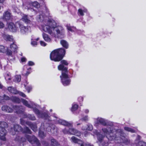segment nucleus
Masks as SVG:
<instances>
[{"instance_id":"obj_39","label":"nucleus","mask_w":146,"mask_h":146,"mask_svg":"<svg viewBox=\"0 0 146 146\" xmlns=\"http://www.w3.org/2000/svg\"><path fill=\"white\" fill-rule=\"evenodd\" d=\"M18 137H17L16 138V140L19 141L21 142H24L26 141V139L24 138L21 137L18 138Z\"/></svg>"},{"instance_id":"obj_51","label":"nucleus","mask_w":146,"mask_h":146,"mask_svg":"<svg viewBox=\"0 0 146 146\" xmlns=\"http://www.w3.org/2000/svg\"><path fill=\"white\" fill-rule=\"evenodd\" d=\"M28 64L29 66H32L34 65V63L32 61H29L28 62Z\"/></svg>"},{"instance_id":"obj_23","label":"nucleus","mask_w":146,"mask_h":146,"mask_svg":"<svg viewBox=\"0 0 146 146\" xmlns=\"http://www.w3.org/2000/svg\"><path fill=\"white\" fill-rule=\"evenodd\" d=\"M10 48L11 50L14 52H15L17 51V45L13 42V43L11 44L10 45Z\"/></svg>"},{"instance_id":"obj_3","label":"nucleus","mask_w":146,"mask_h":146,"mask_svg":"<svg viewBox=\"0 0 146 146\" xmlns=\"http://www.w3.org/2000/svg\"><path fill=\"white\" fill-rule=\"evenodd\" d=\"M65 50L62 48L53 51L50 54L51 60L58 62L62 59L65 54Z\"/></svg>"},{"instance_id":"obj_45","label":"nucleus","mask_w":146,"mask_h":146,"mask_svg":"<svg viewBox=\"0 0 146 146\" xmlns=\"http://www.w3.org/2000/svg\"><path fill=\"white\" fill-rule=\"evenodd\" d=\"M3 100H8L10 99V98L5 95H4L3 96Z\"/></svg>"},{"instance_id":"obj_36","label":"nucleus","mask_w":146,"mask_h":146,"mask_svg":"<svg viewBox=\"0 0 146 146\" xmlns=\"http://www.w3.org/2000/svg\"><path fill=\"white\" fill-rule=\"evenodd\" d=\"M23 132L29 134L31 133V130L27 127L25 128L24 130L23 131Z\"/></svg>"},{"instance_id":"obj_43","label":"nucleus","mask_w":146,"mask_h":146,"mask_svg":"<svg viewBox=\"0 0 146 146\" xmlns=\"http://www.w3.org/2000/svg\"><path fill=\"white\" fill-rule=\"evenodd\" d=\"M25 87L26 88V89L28 91V92L29 93L30 92V90H31L32 89L31 87V86L27 87L26 86H25Z\"/></svg>"},{"instance_id":"obj_61","label":"nucleus","mask_w":146,"mask_h":146,"mask_svg":"<svg viewBox=\"0 0 146 146\" xmlns=\"http://www.w3.org/2000/svg\"><path fill=\"white\" fill-rule=\"evenodd\" d=\"M55 118H58V117H56V116H55Z\"/></svg>"},{"instance_id":"obj_21","label":"nucleus","mask_w":146,"mask_h":146,"mask_svg":"<svg viewBox=\"0 0 146 146\" xmlns=\"http://www.w3.org/2000/svg\"><path fill=\"white\" fill-rule=\"evenodd\" d=\"M3 38L6 40L9 41H13V37L8 35H4L3 36Z\"/></svg>"},{"instance_id":"obj_6","label":"nucleus","mask_w":146,"mask_h":146,"mask_svg":"<svg viewBox=\"0 0 146 146\" xmlns=\"http://www.w3.org/2000/svg\"><path fill=\"white\" fill-rule=\"evenodd\" d=\"M11 99L13 102L17 103H20L21 101L24 105L29 108H31L32 107V103L30 105L28 103V102L26 100L22 99L21 100L19 98L15 97L12 96L11 98Z\"/></svg>"},{"instance_id":"obj_14","label":"nucleus","mask_w":146,"mask_h":146,"mask_svg":"<svg viewBox=\"0 0 146 146\" xmlns=\"http://www.w3.org/2000/svg\"><path fill=\"white\" fill-rule=\"evenodd\" d=\"M72 141L75 143H78L80 145V146H84V143L81 140H79L75 137L73 136L71 138Z\"/></svg>"},{"instance_id":"obj_27","label":"nucleus","mask_w":146,"mask_h":146,"mask_svg":"<svg viewBox=\"0 0 146 146\" xmlns=\"http://www.w3.org/2000/svg\"><path fill=\"white\" fill-rule=\"evenodd\" d=\"M22 115L23 116V117L24 118L31 119L34 117L33 116H32L30 114H26L25 113H23L22 114Z\"/></svg>"},{"instance_id":"obj_18","label":"nucleus","mask_w":146,"mask_h":146,"mask_svg":"<svg viewBox=\"0 0 146 146\" xmlns=\"http://www.w3.org/2000/svg\"><path fill=\"white\" fill-rule=\"evenodd\" d=\"M2 111L7 112L11 113L13 111V109L7 106H4L2 107Z\"/></svg>"},{"instance_id":"obj_25","label":"nucleus","mask_w":146,"mask_h":146,"mask_svg":"<svg viewBox=\"0 0 146 146\" xmlns=\"http://www.w3.org/2000/svg\"><path fill=\"white\" fill-rule=\"evenodd\" d=\"M60 43L65 48H67L68 47V44L67 42L65 40H61L60 41Z\"/></svg>"},{"instance_id":"obj_24","label":"nucleus","mask_w":146,"mask_h":146,"mask_svg":"<svg viewBox=\"0 0 146 146\" xmlns=\"http://www.w3.org/2000/svg\"><path fill=\"white\" fill-rule=\"evenodd\" d=\"M8 125L7 123L5 122H0V129L1 128H5L7 127Z\"/></svg>"},{"instance_id":"obj_42","label":"nucleus","mask_w":146,"mask_h":146,"mask_svg":"<svg viewBox=\"0 0 146 146\" xmlns=\"http://www.w3.org/2000/svg\"><path fill=\"white\" fill-rule=\"evenodd\" d=\"M101 123L104 125H110L111 126L112 125V123H111L110 124H109L108 123H107L103 120L102 121H101Z\"/></svg>"},{"instance_id":"obj_1","label":"nucleus","mask_w":146,"mask_h":146,"mask_svg":"<svg viewBox=\"0 0 146 146\" xmlns=\"http://www.w3.org/2000/svg\"><path fill=\"white\" fill-rule=\"evenodd\" d=\"M41 29L44 32L55 37L63 38L65 33V30L61 26H57L56 23L54 20H49L46 24L42 25Z\"/></svg>"},{"instance_id":"obj_62","label":"nucleus","mask_w":146,"mask_h":146,"mask_svg":"<svg viewBox=\"0 0 146 146\" xmlns=\"http://www.w3.org/2000/svg\"><path fill=\"white\" fill-rule=\"evenodd\" d=\"M1 65H0V68H1Z\"/></svg>"},{"instance_id":"obj_16","label":"nucleus","mask_w":146,"mask_h":146,"mask_svg":"<svg viewBox=\"0 0 146 146\" xmlns=\"http://www.w3.org/2000/svg\"><path fill=\"white\" fill-rule=\"evenodd\" d=\"M13 108L15 110H16V112L17 113H22L25 110L24 108L22 106L19 107L17 106H14Z\"/></svg>"},{"instance_id":"obj_50","label":"nucleus","mask_w":146,"mask_h":146,"mask_svg":"<svg viewBox=\"0 0 146 146\" xmlns=\"http://www.w3.org/2000/svg\"><path fill=\"white\" fill-rule=\"evenodd\" d=\"M34 111L35 112L36 114H39V111L37 109H34Z\"/></svg>"},{"instance_id":"obj_57","label":"nucleus","mask_w":146,"mask_h":146,"mask_svg":"<svg viewBox=\"0 0 146 146\" xmlns=\"http://www.w3.org/2000/svg\"><path fill=\"white\" fill-rule=\"evenodd\" d=\"M86 146H93L92 145H91L90 144H87L86 145Z\"/></svg>"},{"instance_id":"obj_10","label":"nucleus","mask_w":146,"mask_h":146,"mask_svg":"<svg viewBox=\"0 0 146 146\" xmlns=\"http://www.w3.org/2000/svg\"><path fill=\"white\" fill-rule=\"evenodd\" d=\"M21 122L22 124L25 125V124H26L30 126L31 129L34 131L36 132L37 131V127L36 124L32 123H31L29 121L23 122V119H21Z\"/></svg>"},{"instance_id":"obj_31","label":"nucleus","mask_w":146,"mask_h":146,"mask_svg":"<svg viewBox=\"0 0 146 146\" xmlns=\"http://www.w3.org/2000/svg\"><path fill=\"white\" fill-rule=\"evenodd\" d=\"M66 27L68 30L72 32L74 31L76 29V28L74 27H71L70 25H66Z\"/></svg>"},{"instance_id":"obj_28","label":"nucleus","mask_w":146,"mask_h":146,"mask_svg":"<svg viewBox=\"0 0 146 146\" xmlns=\"http://www.w3.org/2000/svg\"><path fill=\"white\" fill-rule=\"evenodd\" d=\"M51 143L53 146H57L58 145V142L54 139L51 140Z\"/></svg>"},{"instance_id":"obj_17","label":"nucleus","mask_w":146,"mask_h":146,"mask_svg":"<svg viewBox=\"0 0 146 146\" xmlns=\"http://www.w3.org/2000/svg\"><path fill=\"white\" fill-rule=\"evenodd\" d=\"M21 14L22 17L21 19L23 21L27 24L31 23V21L29 19V18L27 15L22 13H21Z\"/></svg>"},{"instance_id":"obj_41","label":"nucleus","mask_w":146,"mask_h":146,"mask_svg":"<svg viewBox=\"0 0 146 146\" xmlns=\"http://www.w3.org/2000/svg\"><path fill=\"white\" fill-rule=\"evenodd\" d=\"M98 139V140L100 142H101L103 139L104 137L101 134H99L97 135Z\"/></svg>"},{"instance_id":"obj_40","label":"nucleus","mask_w":146,"mask_h":146,"mask_svg":"<svg viewBox=\"0 0 146 146\" xmlns=\"http://www.w3.org/2000/svg\"><path fill=\"white\" fill-rule=\"evenodd\" d=\"M5 78L7 81H9L11 80V76L9 74H7L5 76Z\"/></svg>"},{"instance_id":"obj_30","label":"nucleus","mask_w":146,"mask_h":146,"mask_svg":"<svg viewBox=\"0 0 146 146\" xmlns=\"http://www.w3.org/2000/svg\"><path fill=\"white\" fill-rule=\"evenodd\" d=\"M82 129L84 130H88L91 131L93 129L92 126L91 125L89 124L87 125V127L84 128L83 127Z\"/></svg>"},{"instance_id":"obj_8","label":"nucleus","mask_w":146,"mask_h":146,"mask_svg":"<svg viewBox=\"0 0 146 146\" xmlns=\"http://www.w3.org/2000/svg\"><path fill=\"white\" fill-rule=\"evenodd\" d=\"M63 131L65 134L69 133L70 134L75 135L77 136H80L81 133L79 131L73 128H69V130H67L66 129H64Z\"/></svg>"},{"instance_id":"obj_15","label":"nucleus","mask_w":146,"mask_h":146,"mask_svg":"<svg viewBox=\"0 0 146 146\" xmlns=\"http://www.w3.org/2000/svg\"><path fill=\"white\" fill-rule=\"evenodd\" d=\"M58 121L60 124L68 126V127H71L72 126V123H69L63 119H59Z\"/></svg>"},{"instance_id":"obj_32","label":"nucleus","mask_w":146,"mask_h":146,"mask_svg":"<svg viewBox=\"0 0 146 146\" xmlns=\"http://www.w3.org/2000/svg\"><path fill=\"white\" fill-rule=\"evenodd\" d=\"M87 11V10L86 9H85L83 11L81 9H79L78 10V13L81 16H83L84 15V12H86Z\"/></svg>"},{"instance_id":"obj_46","label":"nucleus","mask_w":146,"mask_h":146,"mask_svg":"<svg viewBox=\"0 0 146 146\" xmlns=\"http://www.w3.org/2000/svg\"><path fill=\"white\" fill-rule=\"evenodd\" d=\"M17 94H19L20 96H21L23 97H25V96H26V95L22 92H18V93Z\"/></svg>"},{"instance_id":"obj_59","label":"nucleus","mask_w":146,"mask_h":146,"mask_svg":"<svg viewBox=\"0 0 146 146\" xmlns=\"http://www.w3.org/2000/svg\"><path fill=\"white\" fill-rule=\"evenodd\" d=\"M39 39V38H37L36 39V40H38Z\"/></svg>"},{"instance_id":"obj_33","label":"nucleus","mask_w":146,"mask_h":146,"mask_svg":"<svg viewBox=\"0 0 146 146\" xmlns=\"http://www.w3.org/2000/svg\"><path fill=\"white\" fill-rule=\"evenodd\" d=\"M32 5L34 7L37 8H38L40 7V4L36 1H35L32 3Z\"/></svg>"},{"instance_id":"obj_38","label":"nucleus","mask_w":146,"mask_h":146,"mask_svg":"<svg viewBox=\"0 0 146 146\" xmlns=\"http://www.w3.org/2000/svg\"><path fill=\"white\" fill-rule=\"evenodd\" d=\"M39 136L43 138L45 136V135L44 132L40 130L39 131Z\"/></svg>"},{"instance_id":"obj_26","label":"nucleus","mask_w":146,"mask_h":146,"mask_svg":"<svg viewBox=\"0 0 146 146\" xmlns=\"http://www.w3.org/2000/svg\"><path fill=\"white\" fill-rule=\"evenodd\" d=\"M14 81L16 82H20L21 80V76L20 75H16L15 76L13 79Z\"/></svg>"},{"instance_id":"obj_58","label":"nucleus","mask_w":146,"mask_h":146,"mask_svg":"<svg viewBox=\"0 0 146 146\" xmlns=\"http://www.w3.org/2000/svg\"><path fill=\"white\" fill-rule=\"evenodd\" d=\"M78 99H81L82 100V101L83 100L82 98L81 97H80Z\"/></svg>"},{"instance_id":"obj_44","label":"nucleus","mask_w":146,"mask_h":146,"mask_svg":"<svg viewBox=\"0 0 146 146\" xmlns=\"http://www.w3.org/2000/svg\"><path fill=\"white\" fill-rule=\"evenodd\" d=\"M6 52H7V54L9 55H11L12 54V51L11 50H9L7 48V49L6 50Z\"/></svg>"},{"instance_id":"obj_54","label":"nucleus","mask_w":146,"mask_h":146,"mask_svg":"<svg viewBox=\"0 0 146 146\" xmlns=\"http://www.w3.org/2000/svg\"><path fill=\"white\" fill-rule=\"evenodd\" d=\"M17 9V10L16 9H15V12L18 13H19V11Z\"/></svg>"},{"instance_id":"obj_55","label":"nucleus","mask_w":146,"mask_h":146,"mask_svg":"<svg viewBox=\"0 0 146 146\" xmlns=\"http://www.w3.org/2000/svg\"><path fill=\"white\" fill-rule=\"evenodd\" d=\"M5 0H0V3H3L5 1Z\"/></svg>"},{"instance_id":"obj_29","label":"nucleus","mask_w":146,"mask_h":146,"mask_svg":"<svg viewBox=\"0 0 146 146\" xmlns=\"http://www.w3.org/2000/svg\"><path fill=\"white\" fill-rule=\"evenodd\" d=\"M7 47H5L4 46L0 45V52H6Z\"/></svg>"},{"instance_id":"obj_37","label":"nucleus","mask_w":146,"mask_h":146,"mask_svg":"<svg viewBox=\"0 0 146 146\" xmlns=\"http://www.w3.org/2000/svg\"><path fill=\"white\" fill-rule=\"evenodd\" d=\"M137 146H146V143L142 141H140L139 142Z\"/></svg>"},{"instance_id":"obj_19","label":"nucleus","mask_w":146,"mask_h":146,"mask_svg":"<svg viewBox=\"0 0 146 146\" xmlns=\"http://www.w3.org/2000/svg\"><path fill=\"white\" fill-rule=\"evenodd\" d=\"M14 129L15 131L16 132H20L23 131L21 127L18 125H15L14 126Z\"/></svg>"},{"instance_id":"obj_52","label":"nucleus","mask_w":146,"mask_h":146,"mask_svg":"<svg viewBox=\"0 0 146 146\" xmlns=\"http://www.w3.org/2000/svg\"><path fill=\"white\" fill-rule=\"evenodd\" d=\"M21 61L22 62H25L26 61V59L25 58L23 57V58H21Z\"/></svg>"},{"instance_id":"obj_34","label":"nucleus","mask_w":146,"mask_h":146,"mask_svg":"<svg viewBox=\"0 0 146 146\" xmlns=\"http://www.w3.org/2000/svg\"><path fill=\"white\" fill-rule=\"evenodd\" d=\"M124 129L127 131H130L132 133H135V131L134 130L128 127H124Z\"/></svg>"},{"instance_id":"obj_9","label":"nucleus","mask_w":146,"mask_h":146,"mask_svg":"<svg viewBox=\"0 0 146 146\" xmlns=\"http://www.w3.org/2000/svg\"><path fill=\"white\" fill-rule=\"evenodd\" d=\"M26 137L29 142L32 144L35 143L37 145H39V143L37 139L34 136H31L29 135H26Z\"/></svg>"},{"instance_id":"obj_22","label":"nucleus","mask_w":146,"mask_h":146,"mask_svg":"<svg viewBox=\"0 0 146 146\" xmlns=\"http://www.w3.org/2000/svg\"><path fill=\"white\" fill-rule=\"evenodd\" d=\"M8 90L11 93L15 94H17L18 93V91L16 89L12 88V87H9L8 88Z\"/></svg>"},{"instance_id":"obj_13","label":"nucleus","mask_w":146,"mask_h":146,"mask_svg":"<svg viewBox=\"0 0 146 146\" xmlns=\"http://www.w3.org/2000/svg\"><path fill=\"white\" fill-rule=\"evenodd\" d=\"M7 133L6 130L4 128L0 129V138L1 140L3 141L5 140V136Z\"/></svg>"},{"instance_id":"obj_5","label":"nucleus","mask_w":146,"mask_h":146,"mask_svg":"<svg viewBox=\"0 0 146 146\" xmlns=\"http://www.w3.org/2000/svg\"><path fill=\"white\" fill-rule=\"evenodd\" d=\"M16 25L20 28V32L22 34H25L30 31V27L24 26L20 21L16 22Z\"/></svg>"},{"instance_id":"obj_53","label":"nucleus","mask_w":146,"mask_h":146,"mask_svg":"<svg viewBox=\"0 0 146 146\" xmlns=\"http://www.w3.org/2000/svg\"><path fill=\"white\" fill-rule=\"evenodd\" d=\"M3 100V97L0 96V102H1Z\"/></svg>"},{"instance_id":"obj_35","label":"nucleus","mask_w":146,"mask_h":146,"mask_svg":"<svg viewBox=\"0 0 146 146\" xmlns=\"http://www.w3.org/2000/svg\"><path fill=\"white\" fill-rule=\"evenodd\" d=\"M78 108V106L76 104H74L72 106V112H74V111L76 110Z\"/></svg>"},{"instance_id":"obj_20","label":"nucleus","mask_w":146,"mask_h":146,"mask_svg":"<svg viewBox=\"0 0 146 146\" xmlns=\"http://www.w3.org/2000/svg\"><path fill=\"white\" fill-rule=\"evenodd\" d=\"M42 36L44 38V39L46 42H50L51 41V39L49 36L48 35L44 33H43L42 34Z\"/></svg>"},{"instance_id":"obj_11","label":"nucleus","mask_w":146,"mask_h":146,"mask_svg":"<svg viewBox=\"0 0 146 146\" xmlns=\"http://www.w3.org/2000/svg\"><path fill=\"white\" fill-rule=\"evenodd\" d=\"M46 130L49 132L54 133L55 131H56V129L55 128V126L54 125L52 124H46Z\"/></svg>"},{"instance_id":"obj_56","label":"nucleus","mask_w":146,"mask_h":146,"mask_svg":"<svg viewBox=\"0 0 146 146\" xmlns=\"http://www.w3.org/2000/svg\"><path fill=\"white\" fill-rule=\"evenodd\" d=\"M89 112V110H85V112L86 113H88Z\"/></svg>"},{"instance_id":"obj_49","label":"nucleus","mask_w":146,"mask_h":146,"mask_svg":"<svg viewBox=\"0 0 146 146\" xmlns=\"http://www.w3.org/2000/svg\"><path fill=\"white\" fill-rule=\"evenodd\" d=\"M31 44L32 45H33V46H35L37 45V43L36 42L33 41H32V42H31Z\"/></svg>"},{"instance_id":"obj_12","label":"nucleus","mask_w":146,"mask_h":146,"mask_svg":"<svg viewBox=\"0 0 146 146\" xmlns=\"http://www.w3.org/2000/svg\"><path fill=\"white\" fill-rule=\"evenodd\" d=\"M8 28L10 30L13 32H16L18 29V27L16 25V23L15 25L12 23H10L8 25Z\"/></svg>"},{"instance_id":"obj_60","label":"nucleus","mask_w":146,"mask_h":146,"mask_svg":"<svg viewBox=\"0 0 146 146\" xmlns=\"http://www.w3.org/2000/svg\"><path fill=\"white\" fill-rule=\"evenodd\" d=\"M52 111V110L51 109L50 110V111L51 112Z\"/></svg>"},{"instance_id":"obj_63","label":"nucleus","mask_w":146,"mask_h":146,"mask_svg":"<svg viewBox=\"0 0 146 146\" xmlns=\"http://www.w3.org/2000/svg\"><path fill=\"white\" fill-rule=\"evenodd\" d=\"M80 124H77V125H79Z\"/></svg>"},{"instance_id":"obj_4","label":"nucleus","mask_w":146,"mask_h":146,"mask_svg":"<svg viewBox=\"0 0 146 146\" xmlns=\"http://www.w3.org/2000/svg\"><path fill=\"white\" fill-rule=\"evenodd\" d=\"M102 130L104 133L106 134H108L110 133V137H109V135H108L106 136L108 138L109 140H111L113 139L114 138L115 139V140H119L120 141L118 142L119 143H127L129 142V141L125 137L122 136V137H115L113 136H111V133L112 132V131L111 130H109V129L108 128V129L106 128L102 129Z\"/></svg>"},{"instance_id":"obj_7","label":"nucleus","mask_w":146,"mask_h":146,"mask_svg":"<svg viewBox=\"0 0 146 146\" xmlns=\"http://www.w3.org/2000/svg\"><path fill=\"white\" fill-rule=\"evenodd\" d=\"M13 16L11 12L9 10L5 11L3 13L2 19L4 21H11L13 19Z\"/></svg>"},{"instance_id":"obj_2","label":"nucleus","mask_w":146,"mask_h":146,"mask_svg":"<svg viewBox=\"0 0 146 146\" xmlns=\"http://www.w3.org/2000/svg\"><path fill=\"white\" fill-rule=\"evenodd\" d=\"M61 64L58 66V69L59 70H62V76H60L61 81L62 84L64 86L69 85L70 83V80L68 78V76L66 72H67V68L65 67L63 65H67L68 63L64 60H63L60 62Z\"/></svg>"},{"instance_id":"obj_47","label":"nucleus","mask_w":146,"mask_h":146,"mask_svg":"<svg viewBox=\"0 0 146 146\" xmlns=\"http://www.w3.org/2000/svg\"><path fill=\"white\" fill-rule=\"evenodd\" d=\"M40 44L41 45L43 46H45L46 45V44L44 42L40 41Z\"/></svg>"},{"instance_id":"obj_48","label":"nucleus","mask_w":146,"mask_h":146,"mask_svg":"<svg viewBox=\"0 0 146 146\" xmlns=\"http://www.w3.org/2000/svg\"><path fill=\"white\" fill-rule=\"evenodd\" d=\"M4 24L2 22H0V29L3 28L4 27Z\"/></svg>"}]
</instances>
